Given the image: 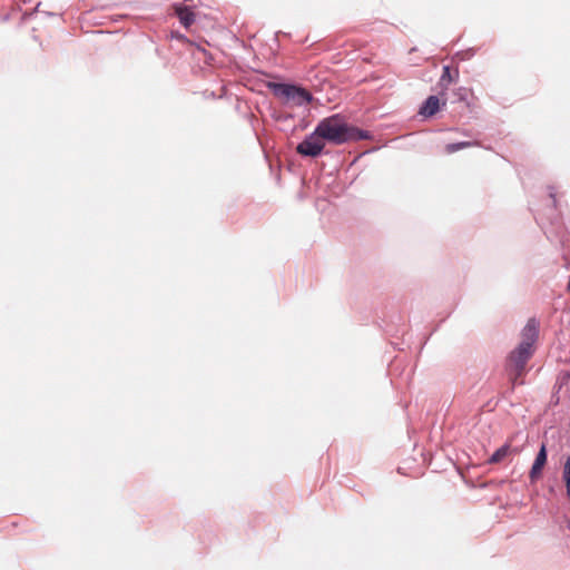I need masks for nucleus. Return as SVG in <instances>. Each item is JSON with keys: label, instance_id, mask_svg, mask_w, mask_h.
<instances>
[{"label": "nucleus", "instance_id": "nucleus-1", "mask_svg": "<svg viewBox=\"0 0 570 570\" xmlns=\"http://www.w3.org/2000/svg\"><path fill=\"white\" fill-rule=\"evenodd\" d=\"M315 128L324 142L328 141L336 146L371 138L368 131L348 125L338 114L322 119Z\"/></svg>", "mask_w": 570, "mask_h": 570}, {"label": "nucleus", "instance_id": "nucleus-2", "mask_svg": "<svg viewBox=\"0 0 570 570\" xmlns=\"http://www.w3.org/2000/svg\"><path fill=\"white\" fill-rule=\"evenodd\" d=\"M267 87L276 97L282 99L284 104L292 102L297 107H302L309 104L312 100L309 91L295 85L268 82Z\"/></svg>", "mask_w": 570, "mask_h": 570}, {"label": "nucleus", "instance_id": "nucleus-3", "mask_svg": "<svg viewBox=\"0 0 570 570\" xmlns=\"http://www.w3.org/2000/svg\"><path fill=\"white\" fill-rule=\"evenodd\" d=\"M532 342L522 341L515 350H513L507 362V370L512 371L515 375H521L527 362L532 355Z\"/></svg>", "mask_w": 570, "mask_h": 570}, {"label": "nucleus", "instance_id": "nucleus-4", "mask_svg": "<svg viewBox=\"0 0 570 570\" xmlns=\"http://www.w3.org/2000/svg\"><path fill=\"white\" fill-rule=\"evenodd\" d=\"M325 147V142L321 138L318 134H316V128L313 132L307 135L302 142H299L296 147L297 154L305 157H317L321 155Z\"/></svg>", "mask_w": 570, "mask_h": 570}, {"label": "nucleus", "instance_id": "nucleus-5", "mask_svg": "<svg viewBox=\"0 0 570 570\" xmlns=\"http://www.w3.org/2000/svg\"><path fill=\"white\" fill-rule=\"evenodd\" d=\"M547 446L544 443H542L529 472V478L531 482H535L541 476L542 469L547 463Z\"/></svg>", "mask_w": 570, "mask_h": 570}, {"label": "nucleus", "instance_id": "nucleus-6", "mask_svg": "<svg viewBox=\"0 0 570 570\" xmlns=\"http://www.w3.org/2000/svg\"><path fill=\"white\" fill-rule=\"evenodd\" d=\"M520 452V446H512L510 443H504L490 456L489 463H500L505 458L518 455Z\"/></svg>", "mask_w": 570, "mask_h": 570}, {"label": "nucleus", "instance_id": "nucleus-7", "mask_svg": "<svg viewBox=\"0 0 570 570\" xmlns=\"http://www.w3.org/2000/svg\"><path fill=\"white\" fill-rule=\"evenodd\" d=\"M440 109V99L438 96H429L424 104L421 106L419 114L424 117L434 116Z\"/></svg>", "mask_w": 570, "mask_h": 570}, {"label": "nucleus", "instance_id": "nucleus-8", "mask_svg": "<svg viewBox=\"0 0 570 570\" xmlns=\"http://www.w3.org/2000/svg\"><path fill=\"white\" fill-rule=\"evenodd\" d=\"M176 16L178 17L180 23L188 28L190 27L195 21V14L193 10L188 7L178 6L176 7Z\"/></svg>", "mask_w": 570, "mask_h": 570}, {"label": "nucleus", "instance_id": "nucleus-9", "mask_svg": "<svg viewBox=\"0 0 570 570\" xmlns=\"http://www.w3.org/2000/svg\"><path fill=\"white\" fill-rule=\"evenodd\" d=\"M459 77V71L455 70L454 73L451 71L450 66H443L442 75L440 78V86L448 88L449 85L455 81Z\"/></svg>", "mask_w": 570, "mask_h": 570}, {"label": "nucleus", "instance_id": "nucleus-10", "mask_svg": "<svg viewBox=\"0 0 570 570\" xmlns=\"http://www.w3.org/2000/svg\"><path fill=\"white\" fill-rule=\"evenodd\" d=\"M523 341H531L532 344L538 337V325L534 320H530L523 330Z\"/></svg>", "mask_w": 570, "mask_h": 570}, {"label": "nucleus", "instance_id": "nucleus-11", "mask_svg": "<svg viewBox=\"0 0 570 570\" xmlns=\"http://www.w3.org/2000/svg\"><path fill=\"white\" fill-rule=\"evenodd\" d=\"M475 145H478V142H475V141L452 142V144H448L445 146V151H446V154H454L461 149H464V148H468L471 146H475Z\"/></svg>", "mask_w": 570, "mask_h": 570}, {"label": "nucleus", "instance_id": "nucleus-12", "mask_svg": "<svg viewBox=\"0 0 570 570\" xmlns=\"http://www.w3.org/2000/svg\"><path fill=\"white\" fill-rule=\"evenodd\" d=\"M562 479L566 484L567 494L570 497V455L566 459L563 464Z\"/></svg>", "mask_w": 570, "mask_h": 570}, {"label": "nucleus", "instance_id": "nucleus-13", "mask_svg": "<svg viewBox=\"0 0 570 570\" xmlns=\"http://www.w3.org/2000/svg\"><path fill=\"white\" fill-rule=\"evenodd\" d=\"M549 196H550V198L553 202V206L556 207L557 206V200H556V193H554L553 188H550Z\"/></svg>", "mask_w": 570, "mask_h": 570}, {"label": "nucleus", "instance_id": "nucleus-14", "mask_svg": "<svg viewBox=\"0 0 570 570\" xmlns=\"http://www.w3.org/2000/svg\"><path fill=\"white\" fill-rule=\"evenodd\" d=\"M509 372H510V375H511V376H514V377H512V381H515V379H517L519 375H515L512 371H509Z\"/></svg>", "mask_w": 570, "mask_h": 570}]
</instances>
